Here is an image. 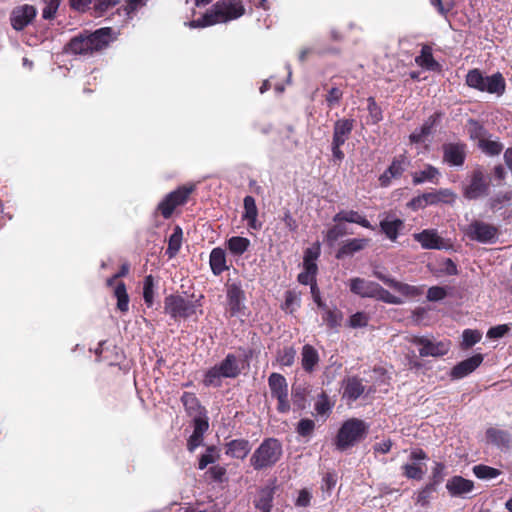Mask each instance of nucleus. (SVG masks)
I'll return each instance as SVG.
<instances>
[{"label": "nucleus", "instance_id": "nucleus-5", "mask_svg": "<svg viewBox=\"0 0 512 512\" xmlns=\"http://www.w3.org/2000/svg\"><path fill=\"white\" fill-rule=\"evenodd\" d=\"M369 425L362 419L350 418L344 421L334 439L337 450L343 452L366 438Z\"/></svg>", "mask_w": 512, "mask_h": 512}, {"label": "nucleus", "instance_id": "nucleus-13", "mask_svg": "<svg viewBox=\"0 0 512 512\" xmlns=\"http://www.w3.org/2000/svg\"><path fill=\"white\" fill-rule=\"evenodd\" d=\"M442 161L450 167H461L467 157L468 146L465 142H448L442 145Z\"/></svg>", "mask_w": 512, "mask_h": 512}, {"label": "nucleus", "instance_id": "nucleus-7", "mask_svg": "<svg viewBox=\"0 0 512 512\" xmlns=\"http://www.w3.org/2000/svg\"><path fill=\"white\" fill-rule=\"evenodd\" d=\"M197 302L179 294H170L164 299V312L173 320L187 319L196 313Z\"/></svg>", "mask_w": 512, "mask_h": 512}, {"label": "nucleus", "instance_id": "nucleus-12", "mask_svg": "<svg viewBox=\"0 0 512 512\" xmlns=\"http://www.w3.org/2000/svg\"><path fill=\"white\" fill-rule=\"evenodd\" d=\"M227 297V314L228 317H240L245 315V292L241 285L238 283H232L227 285L226 291Z\"/></svg>", "mask_w": 512, "mask_h": 512}, {"label": "nucleus", "instance_id": "nucleus-47", "mask_svg": "<svg viewBox=\"0 0 512 512\" xmlns=\"http://www.w3.org/2000/svg\"><path fill=\"white\" fill-rule=\"evenodd\" d=\"M472 470L479 479H493L501 474L499 469L484 464L475 465Z\"/></svg>", "mask_w": 512, "mask_h": 512}, {"label": "nucleus", "instance_id": "nucleus-63", "mask_svg": "<svg viewBox=\"0 0 512 512\" xmlns=\"http://www.w3.org/2000/svg\"><path fill=\"white\" fill-rule=\"evenodd\" d=\"M511 330V324H501L491 327L487 332L490 339H499L504 337Z\"/></svg>", "mask_w": 512, "mask_h": 512}, {"label": "nucleus", "instance_id": "nucleus-23", "mask_svg": "<svg viewBox=\"0 0 512 512\" xmlns=\"http://www.w3.org/2000/svg\"><path fill=\"white\" fill-rule=\"evenodd\" d=\"M446 489L452 497H462L474 489V482L462 476L455 475L447 480Z\"/></svg>", "mask_w": 512, "mask_h": 512}, {"label": "nucleus", "instance_id": "nucleus-40", "mask_svg": "<svg viewBox=\"0 0 512 512\" xmlns=\"http://www.w3.org/2000/svg\"><path fill=\"white\" fill-rule=\"evenodd\" d=\"M321 318L323 323L329 329H337L342 324L343 313L336 306H333L331 310H327L326 313H322Z\"/></svg>", "mask_w": 512, "mask_h": 512}, {"label": "nucleus", "instance_id": "nucleus-57", "mask_svg": "<svg viewBox=\"0 0 512 512\" xmlns=\"http://www.w3.org/2000/svg\"><path fill=\"white\" fill-rule=\"evenodd\" d=\"M445 469L446 466L442 462H436L434 467L432 468L430 480L428 483L433 484L438 487L441 484L445 477Z\"/></svg>", "mask_w": 512, "mask_h": 512}, {"label": "nucleus", "instance_id": "nucleus-36", "mask_svg": "<svg viewBox=\"0 0 512 512\" xmlns=\"http://www.w3.org/2000/svg\"><path fill=\"white\" fill-rule=\"evenodd\" d=\"M251 242L246 237L232 236L226 241V247L234 256L243 255L250 247Z\"/></svg>", "mask_w": 512, "mask_h": 512}, {"label": "nucleus", "instance_id": "nucleus-30", "mask_svg": "<svg viewBox=\"0 0 512 512\" xmlns=\"http://www.w3.org/2000/svg\"><path fill=\"white\" fill-rule=\"evenodd\" d=\"M457 198L455 192L448 188H441L436 191L426 192L425 199L428 205H437L439 203L452 205Z\"/></svg>", "mask_w": 512, "mask_h": 512}, {"label": "nucleus", "instance_id": "nucleus-58", "mask_svg": "<svg viewBox=\"0 0 512 512\" xmlns=\"http://www.w3.org/2000/svg\"><path fill=\"white\" fill-rule=\"evenodd\" d=\"M299 306H300V299H299L298 295L292 290L286 291L285 292V300L282 305V309L292 313V312H294L296 307H299Z\"/></svg>", "mask_w": 512, "mask_h": 512}, {"label": "nucleus", "instance_id": "nucleus-38", "mask_svg": "<svg viewBox=\"0 0 512 512\" xmlns=\"http://www.w3.org/2000/svg\"><path fill=\"white\" fill-rule=\"evenodd\" d=\"M182 238H183V231L180 226H175L173 233L170 235L168 240V247L165 251V254L168 256V258L175 257L182 245Z\"/></svg>", "mask_w": 512, "mask_h": 512}, {"label": "nucleus", "instance_id": "nucleus-8", "mask_svg": "<svg viewBox=\"0 0 512 512\" xmlns=\"http://www.w3.org/2000/svg\"><path fill=\"white\" fill-rule=\"evenodd\" d=\"M194 189V185H183L178 187L176 190L168 193L164 197V199L158 204L157 211L163 216V218H171L177 207L183 206L187 203Z\"/></svg>", "mask_w": 512, "mask_h": 512}, {"label": "nucleus", "instance_id": "nucleus-39", "mask_svg": "<svg viewBox=\"0 0 512 512\" xmlns=\"http://www.w3.org/2000/svg\"><path fill=\"white\" fill-rule=\"evenodd\" d=\"M113 294L117 299V309L122 313H126L129 310V295L123 281L115 285Z\"/></svg>", "mask_w": 512, "mask_h": 512}, {"label": "nucleus", "instance_id": "nucleus-64", "mask_svg": "<svg viewBox=\"0 0 512 512\" xmlns=\"http://www.w3.org/2000/svg\"><path fill=\"white\" fill-rule=\"evenodd\" d=\"M60 0H46V6L43 9L42 16L46 20H51L55 17L59 8Z\"/></svg>", "mask_w": 512, "mask_h": 512}, {"label": "nucleus", "instance_id": "nucleus-17", "mask_svg": "<svg viewBox=\"0 0 512 512\" xmlns=\"http://www.w3.org/2000/svg\"><path fill=\"white\" fill-rule=\"evenodd\" d=\"M482 354H475L459 363H457L450 372V377L452 379H462L473 371H475L483 362Z\"/></svg>", "mask_w": 512, "mask_h": 512}, {"label": "nucleus", "instance_id": "nucleus-34", "mask_svg": "<svg viewBox=\"0 0 512 512\" xmlns=\"http://www.w3.org/2000/svg\"><path fill=\"white\" fill-rule=\"evenodd\" d=\"M309 390L303 384H294L291 389V398L294 408L298 411H302L306 408L307 396Z\"/></svg>", "mask_w": 512, "mask_h": 512}, {"label": "nucleus", "instance_id": "nucleus-3", "mask_svg": "<svg viewBox=\"0 0 512 512\" xmlns=\"http://www.w3.org/2000/svg\"><path fill=\"white\" fill-rule=\"evenodd\" d=\"M283 456V445L277 438H265L250 457V466L255 471L273 468Z\"/></svg>", "mask_w": 512, "mask_h": 512}, {"label": "nucleus", "instance_id": "nucleus-31", "mask_svg": "<svg viewBox=\"0 0 512 512\" xmlns=\"http://www.w3.org/2000/svg\"><path fill=\"white\" fill-rule=\"evenodd\" d=\"M209 264L213 274L216 276H219L224 271L228 270L225 250L220 247L212 249L209 257Z\"/></svg>", "mask_w": 512, "mask_h": 512}, {"label": "nucleus", "instance_id": "nucleus-15", "mask_svg": "<svg viewBox=\"0 0 512 512\" xmlns=\"http://www.w3.org/2000/svg\"><path fill=\"white\" fill-rule=\"evenodd\" d=\"M37 16V9L30 4L14 7L10 13V24L16 31H22L29 26Z\"/></svg>", "mask_w": 512, "mask_h": 512}, {"label": "nucleus", "instance_id": "nucleus-1", "mask_svg": "<svg viewBox=\"0 0 512 512\" xmlns=\"http://www.w3.org/2000/svg\"><path fill=\"white\" fill-rule=\"evenodd\" d=\"M113 29L103 27L94 32H83L73 37L65 46V51L73 55L91 56L106 49L113 41Z\"/></svg>", "mask_w": 512, "mask_h": 512}, {"label": "nucleus", "instance_id": "nucleus-55", "mask_svg": "<svg viewBox=\"0 0 512 512\" xmlns=\"http://www.w3.org/2000/svg\"><path fill=\"white\" fill-rule=\"evenodd\" d=\"M315 430V422L312 419L304 418L301 419L297 426H296V432L301 437H310Z\"/></svg>", "mask_w": 512, "mask_h": 512}, {"label": "nucleus", "instance_id": "nucleus-6", "mask_svg": "<svg viewBox=\"0 0 512 512\" xmlns=\"http://www.w3.org/2000/svg\"><path fill=\"white\" fill-rule=\"evenodd\" d=\"M355 123L356 121L353 118H341L334 122L331 141V152L334 163H341L344 160L345 154L341 148L350 138Z\"/></svg>", "mask_w": 512, "mask_h": 512}, {"label": "nucleus", "instance_id": "nucleus-16", "mask_svg": "<svg viewBox=\"0 0 512 512\" xmlns=\"http://www.w3.org/2000/svg\"><path fill=\"white\" fill-rule=\"evenodd\" d=\"M410 165V160L405 154L398 155L393 158L389 167L379 176V184L381 187H388L391 180L400 178Z\"/></svg>", "mask_w": 512, "mask_h": 512}, {"label": "nucleus", "instance_id": "nucleus-42", "mask_svg": "<svg viewBox=\"0 0 512 512\" xmlns=\"http://www.w3.org/2000/svg\"><path fill=\"white\" fill-rule=\"evenodd\" d=\"M438 176H439L438 169L430 164H427L425 166L424 170L413 173L412 181H413V184L418 185V184H422L426 181H433Z\"/></svg>", "mask_w": 512, "mask_h": 512}, {"label": "nucleus", "instance_id": "nucleus-21", "mask_svg": "<svg viewBox=\"0 0 512 512\" xmlns=\"http://www.w3.org/2000/svg\"><path fill=\"white\" fill-rule=\"evenodd\" d=\"M415 241L420 243L423 249H443L445 247L444 240L434 229H425L419 233L413 234Z\"/></svg>", "mask_w": 512, "mask_h": 512}, {"label": "nucleus", "instance_id": "nucleus-27", "mask_svg": "<svg viewBox=\"0 0 512 512\" xmlns=\"http://www.w3.org/2000/svg\"><path fill=\"white\" fill-rule=\"evenodd\" d=\"M380 230L385 236L392 242H395L400 234V231L404 228L405 223L400 218H391L387 216L385 219L380 221Z\"/></svg>", "mask_w": 512, "mask_h": 512}, {"label": "nucleus", "instance_id": "nucleus-9", "mask_svg": "<svg viewBox=\"0 0 512 512\" xmlns=\"http://www.w3.org/2000/svg\"><path fill=\"white\" fill-rule=\"evenodd\" d=\"M464 235L479 243H495L499 235L497 226L480 220H473L462 229Z\"/></svg>", "mask_w": 512, "mask_h": 512}, {"label": "nucleus", "instance_id": "nucleus-56", "mask_svg": "<svg viewBox=\"0 0 512 512\" xmlns=\"http://www.w3.org/2000/svg\"><path fill=\"white\" fill-rule=\"evenodd\" d=\"M367 103H368L367 109H368V112H369V116H370V118L372 120V123L373 124L379 123L383 119L382 109L377 104V102H376L374 97H369L367 99Z\"/></svg>", "mask_w": 512, "mask_h": 512}, {"label": "nucleus", "instance_id": "nucleus-41", "mask_svg": "<svg viewBox=\"0 0 512 512\" xmlns=\"http://www.w3.org/2000/svg\"><path fill=\"white\" fill-rule=\"evenodd\" d=\"M392 289L399 292L400 294L414 298L423 294L424 286H414L400 281L391 282Z\"/></svg>", "mask_w": 512, "mask_h": 512}, {"label": "nucleus", "instance_id": "nucleus-4", "mask_svg": "<svg viewBox=\"0 0 512 512\" xmlns=\"http://www.w3.org/2000/svg\"><path fill=\"white\" fill-rule=\"evenodd\" d=\"M243 360L233 353H228L219 363L208 369L203 378L206 387L218 388L222 385L223 378H237L242 371Z\"/></svg>", "mask_w": 512, "mask_h": 512}, {"label": "nucleus", "instance_id": "nucleus-61", "mask_svg": "<svg viewBox=\"0 0 512 512\" xmlns=\"http://www.w3.org/2000/svg\"><path fill=\"white\" fill-rule=\"evenodd\" d=\"M215 450V446H210L207 448L206 453L201 455L198 462V468L200 470H204L209 464L216 461L217 458L214 455Z\"/></svg>", "mask_w": 512, "mask_h": 512}, {"label": "nucleus", "instance_id": "nucleus-25", "mask_svg": "<svg viewBox=\"0 0 512 512\" xmlns=\"http://www.w3.org/2000/svg\"><path fill=\"white\" fill-rule=\"evenodd\" d=\"M251 451V444L248 439H233L225 443V454L234 459H245Z\"/></svg>", "mask_w": 512, "mask_h": 512}, {"label": "nucleus", "instance_id": "nucleus-48", "mask_svg": "<svg viewBox=\"0 0 512 512\" xmlns=\"http://www.w3.org/2000/svg\"><path fill=\"white\" fill-rule=\"evenodd\" d=\"M154 277L147 275L143 282V299L147 307H152L154 304Z\"/></svg>", "mask_w": 512, "mask_h": 512}, {"label": "nucleus", "instance_id": "nucleus-54", "mask_svg": "<svg viewBox=\"0 0 512 512\" xmlns=\"http://www.w3.org/2000/svg\"><path fill=\"white\" fill-rule=\"evenodd\" d=\"M347 231L345 226L336 224L327 230L325 235L326 242L332 246L340 237L346 235Z\"/></svg>", "mask_w": 512, "mask_h": 512}, {"label": "nucleus", "instance_id": "nucleus-2", "mask_svg": "<svg viewBox=\"0 0 512 512\" xmlns=\"http://www.w3.org/2000/svg\"><path fill=\"white\" fill-rule=\"evenodd\" d=\"M245 13V7L241 0L217 1L199 19L187 23L190 28H204L218 23H226L240 18Z\"/></svg>", "mask_w": 512, "mask_h": 512}, {"label": "nucleus", "instance_id": "nucleus-18", "mask_svg": "<svg viewBox=\"0 0 512 512\" xmlns=\"http://www.w3.org/2000/svg\"><path fill=\"white\" fill-rule=\"evenodd\" d=\"M275 482L276 480H274L270 485H266L258 489L253 500V504L260 512H271L276 490Z\"/></svg>", "mask_w": 512, "mask_h": 512}, {"label": "nucleus", "instance_id": "nucleus-19", "mask_svg": "<svg viewBox=\"0 0 512 512\" xmlns=\"http://www.w3.org/2000/svg\"><path fill=\"white\" fill-rule=\"evenodd\" d=\"M342 397L348 402L356 401L364 392L363 380L357 376H348L342 381Z\"/></svg>", "mask_w": 512, "mask_h": 512}, {"label": "nucleus", "instance_id": "nucleus-10", "mask_svg": "<svg viewBox=\"0 0 512 512\" xmlns=\"http://www.w3.org/2000/svg\"><path fill=\"white\" fill-rule=\"evenodd\" d=\"M490 182L482 168L472 171L469 183L463 189V196L467 200H476L489 194Z\"/></svg>", "mask_w": 512, "mask_h": 512}, {"label": "nucleus", "instance_id": "nucleus-24", "mask_svg": "<svg viewBox=\"0 0 512 512\" xmlns=\"http://www.w3.org/2000/svg\"><path fill=\"white\" fill-rule=\"evenodd\" d=\"M370 243L369 238H352L344 241L336 252V259H344L364 250Z\"/></svg>", "mask_w": 512, "mask_h": 512}, {"label": "nucleus", "instance_id": "nucleus-46", "mask_svg": "<svg viewBox=\"0 0 512 512\" xmlns=\"http://www.w3.org/2000/svg\"><path fill=\"white\" fill-rule=\"evenodd\" d=\"M436 492L437 487L433 484L427 483L421 490L417 492L416 504H419L422 507L428 506L430 500L433 498Z\"/></svg>", "mask_w": 512, "mask_h": 512}, {"label": "nucleus", "instance_id": "nucleus-35", "mask_svg": "<svg viewBox=\"0 0 512 512\" xmlns=\"http://www.w3.org/2000/svg\"><path fill=\"white\" fill-rule=\"evenodd\" d=\"M106 341H101L98 344V348L95 350V354L98 361H106L109 365H114L118 362L120 355L116 351L117 347L113 346L112 349L105 347Z\"/></svg>", "mask_w": 512, "mask_h": 512}, {"label": "nucleus", "instance_id": "nucleus-33", "mask_svg": "<svg viewBox=\"0 0 512 512\" xmlns=\"http://www.w3.org/2000/svg\"><path fill=\"white\" fill-rule=\"evenodd\" d=\"M486 439L488 443H491L498 447H508L510 444V434L495 427H490L486 430Z\"/></svg>", "mask_w": 512, "mask_h": 512}, {"label": "nucleus", "instance_id": "nucleus-51", "mask_svg": "<svg viewBox=\"0 0 512 512\" xmlns=\"http://www.w3.org/2000/svg\"><path fill=\"white\" fill-rule=\"evenodd\" d=\"M403 475L408 479L413 480H421L425 474L422 466L420 464L412 463V464H404L402 466Z\"/></svg>", "mask_w": 512, "mask_h": 512}, {"label": "nucleus", "instance_id": "nucleus-45", "mask_svg": "<svg viewBox=\"0 0 512 512\" xmlns=\"http://www.w3.org/2000/svg\"><path fill=\"white\" fill-rule=\"evenodd\" d=\"M478 147L488 156H497L502 152L504 148L501 142L486 138L480 139L478 142Z\"/></svg>", "mask_w": 512, "mask_h": 512}, {"label": "nucleus", "instance_id": "nucleus-11", "mask_svg": "<svg viewBox=\"0 0 512 512\" xmlns=\"http://www.w3.org/2000/svg\"><path fill=\"white\" fill-rule=\"evenodd\" d=\"M268 385L272 397L278 401L277 411L279 413H288L291 407L288 400V383L286 378L282 374L272 373L268 378Z\"/></svg>", "mask_w": 512, "mask_h": 512}, {"label": "nucleus", "instance_id": "nucleus-44", "mask_svg": "<svg viewBox=\"0 0 512 512\" xmlns=\"http://www.w3.org/2000/svg\"><path fill=\"white\" fill-rule=\"evenodd\" d=\"M323 88L327 90L325 102L328 108L332 109L339 106L343 98V90L337 86L327 88V84L323 85Z\"/></svg>", "mask_w": 512, "mask_h": 512}, {"label": "nucleus", "instance_id": "nucleus-37", "mask_svg": "<svg viewBox=\"0 0 512 512\" xmlns=\"http://www.w3.org/2000/svg\"><path fill=\"white\" fill-rule=\"evenodd\" d=\"M181 402L190 416L201 415L203 407L196 395L192 392H184L181 396Z\"/></svg>", "mask_w": 512, "mask_h": 512}, {"label": "nucleus", "instance_id": "nucleus-43", "mask_svg": "<svg viewBox=\"0 0 512 512\" xmlns=\"http://www.w3.org/2000/svg\"><path fill=\"white\" fill-rule=\"evenodd\" d=\"M486 77L483 76L479 69L469 70L466 75V84L478 91L484 92Z\"/></svg>", "mask_w": 512, "mask_h": 512}, {"label": "nucleus", "instance_id": "nucleus-22", "mask_svg": "<svg viewBox=\"0 0 512 512\" xmlns=\"http://www.w3.org/2000/svg\"><path fill=\"white\" fill-rule=\"evenodd\" d=\"M258 208L254 197L247 195L243 200L242 220L253 230H260L262 223L258 221Z\"/></svg>", "mask_w": 512, "mask_h": 512}, {"label": "nucleus", "instance_id": "nucleus-62", "mask_svg": "<svg viewBox=\"0 0 512 512\" xmlns=\"http://www.w3.org/2000/svg\"><path fill=\"white\" fill-rule=\"evenodd\" d=\"M226 473V468L220 465L212 466L206 472V474H208L213 481L219 483H222L226 480Z\"/></svg>", "mask_w": 512, "mask_h": 512}, {"label": "nucleus", "instance_id": "nucleus-29", "mask_svg": "<svg viewBox=\"0 0 512 512\" xmlns=\"http://www.w3.org/2000/svg\"><path fill=\"white\" fill-rule=\"evenodd\" d=\"M318 351L310 344H305L301 351V365L305 372L312 373L319 363Z\"/></svg>", "mask_w": 512, "mask_h": 512}, {"label": "nucleus", "instance_id": "nucleus-50", "mask_svg": "<svg viewBox=\"0 0 512 512\" xmlns=\"http://www.w3.org/2000/svg\"><path fill=\"white\" fill-rule=\"evenodd\" d=\"M332 407L333 403H331L329 396L326 392L322 391L315 402V411L319 415H326L331 411Z\"/></svg>", "mask_w": 512, "mask_h": 512}, {"label": "nucleus", "instance_id": "nucleus-14", "mask_svg": "<svg viewBox=\"0 0 512 512\" xmlns=\"http://www.w3.org/2000/svg\"><path fill=\"white\" fill-rule=\"evenodd\" d=\"M410 343L420 346L419 355L421 357H441L448 353L449 343L444 341H431L424 336H412Z\"/></svg>", "mask_w": 512, "mask_h": 512}, {"label": "nucleus", "instance_id": "nucleus-53", "mask_svg": "<svg viewBox=\"0 0 512 512\" xmlns=\"http://www.w3.org/2000/svg\"><path fill=\"white\" fill-rule=\"evenodd\" d=\"M443 117V113L441 111L434 112L428 119L423 123L420 127L422 129V134H427L428 136L432 134L434 128L440 123Z\"/></svg>", "mask_w": 512, "mask_h": 512}, {"label": "nucleus", "instance_id": "nucleus-60", "mask_svg": "<svg viewBox=\"0 0 512 512\" xmlns=\"http://www.w3.org/2000/svg\"><path fill=\"white\" fill-rule=\"evenodd\" d=\"M369 322V317L364 312H356L355 314L351 315L348 320V326L351 328H362L366 327Z\"/></svg>", "mask_w": 512, "mask_h": 512}, {"label": "nucleus", "instance_id": "nucleus-52", "mask_svg": "<svg viewBox=\"0 0 512 512\" xmlns=\"http://www.w3.org/2000/svg\"><path fill=\"white\" fill-rule=\"evenodd\" d=\"M462 347L471 348L478 343L482 338V333L479 330L465 329L462 334Z\"/></svg>", "mask_w": 512, "mask_h": 512}, {"label": "nucleus", "instance_id": "nucleus-28", "mask_svg": "<svg viewBox=\"0 0 512 512\" xmlns=\"http://www.w3.org/2000/svg\"><path fill=\"white\" fill-rule=\"evenodd\" d=\"M333 221L336 223H355L367 229H374V227L371 225V223L366 219L364 215L354 210H341L340 212L334 215Z\"/></svg>", "mask_w": 512, "mask_h": 512}, {"label": "nucleus", "instance_id": "nucleus-20", "mask_svg": "<svg viewBox=\"0 0 512 512\" xmlns=\"http://www.w3.org/2000/svg\"><path fill=\"white\" fill-rule=\"evenodd\" d=\"M379 283L366 280L364 278L355 277L349 280V288L353 294L362 298H374Z\"/></svg>", "mask_w": 512, "mask_h": 512}, {"label": "nucleus", "instance_id": "nucleus-59", "mask_svg": "<svg viewBox=\"0 0 512 512\" xmlns=\"http://www.w3.org/2000/svg\"><path fill=\"white\" fill-rule=\"evenodd\" d=\"M376 294L374 296V299L383 301L388 304H401L402 300L393 294H391L388 290L384 289L380 284L378 286V289L376 291Z\"/></svg>", "mask_w": 512, "mask_h": 512}, {"label": "nucleus", "instance_id": "nucleus-26", "mask_svg": "<svg viewBox=\"0 0 512 512\" xmlns=\"http://www.w3.org/2000/svg\"><path fill=\"white\" fill-rule=\"evenodd\" d=\"M415 63L428 71L441 72L442 66L433 57L432 47L424 44L421 48L420 54L415 57Z\"/></svg>", "mask_w": 512, "mask_h": 512}, {"label": "nucleus", "instance_id": "nucleus-49", "mask_svg": "<svg viewBox=\"0 0 512 512\" xmlns=\"http://www.w3.org/2000/svg\"><path fill=\"white\" fill-rule=\"evenodd\" d=\"M296 357V350L292 346H285L277 353V361L282 366L290 367L294 364Z\"/></svg>", "mask_w": 512, "mask_h": 512}, {"label": "nucleus", "instance_id": "nucleus-32", "mask_svg": "<svg viewBox=\"0 0 512 512\" xmlns=\"http://www.w3.org/2000/svg\"><path fill=\"white\" fill-rule=\"evenodd\" d=\"M506 82L503 75L500 72H496L491 76H486L484 92L491 94H497L501 96L505 93Z\"/></svg>", "mask_w": 512, "mask_h": 512}]
</instances>
